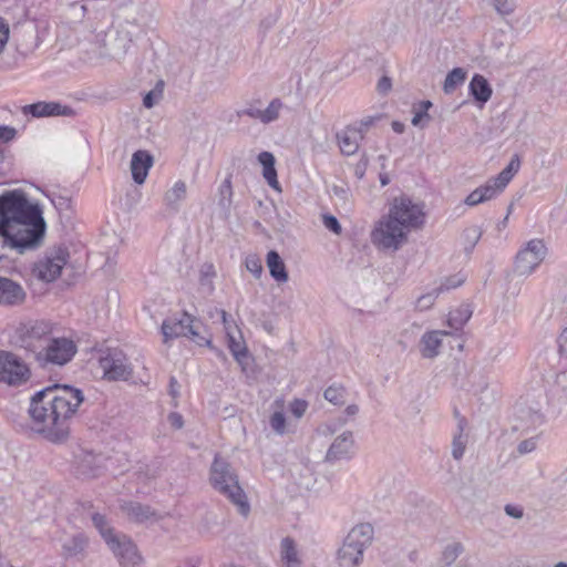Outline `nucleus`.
<instances>
[{
	"mask_svg": "<svg viewBox=\"0 0 567 567\" xmlns=\"http://www.w3.org/2000/svg\"><path fill=\"white\" fill-rule=\"evenodd\" d=\"M45 221L39 205L20 190L0 195V240L2 247L24 254L42 244Z\"/></svg>",
	"mask_w": 567,
	"mask_h": 567,
	"instance_id": "nucleus-1",
	"label": "nucleus"
},
{
	"mask_svg": "<svg viewBox=\"0 0 567 567\" xmlns=\"http://www.w3.org/2000/svg\"><path fill=\"white\" fill-rule=\"evenodd\" d=\"M83 401L82 391L70 385L56 384L38 391L28 411L34 430L51 442H64L70 434L71 420Z\"/></svg>",
	"mask_w": 567,
	"mask_h": 567,
	"instance_id": "nucleus-2",
	"label": "nucleus"
},
{
	"mask_svg": "<svg viewBox=\"0 0 567 567\" xmlns=\"http://www.w3.org/2000/svg\"><path fill=\"white\" fill-rule=\"evenodd\" d=\"M424 224L423 204L402 194L389 203L388 214L374 226L371 240L380 249L396 251L408 241L409 233L422 228Z\"/></svg>",
	"mask_w": 567,
	"mask_h": 567,
	"instance_id": "nucleus-3",
	"label": "nucleus"
},
{
	"mask_svg": "<svg viewBox=\"0 0 567 567\" xmlns=\"http://www.w3.org/2000/svg\"><path fill=\"white\" fill-rule=\"evenodd\" d=\"M209 481L212 486L220 494L225 495L238 512L247 516L250 512V505L244 489L240 487L238 476L229 462L216 455L210 466Z\"/></svg>",
	"mask_w": 567,
	"mask_h": 567,
	"instance_id": "nucleus-4",
	"label": "nucleus"
},
{
	"mask_svg": "<svg viewBox=\"0 0 567 567\" xmlns=\"http://www.w3.org/2000/svg\"><path fill=\"white\" fill-rule=\"evenodd\" d=\"M21 18L12 23L11 38L17 52L23 58L32 54L42 43L48 31V22L29 18L24 8H18Z\"/></svg>",
	"mask_w": 567,
	"mask_h": 567,
	"instance_id": "nucleus-5",
	"label": "nucleus"
},
{
	"mask_svg": "<svg viewBox=\"0 0 567 567\" xmlns=\"http://www.w3.org/2000/svg\"><path fill=\"white\" fill-rule=\"evenodd\" d=\"M52 334V324L44 320H30L20 323L12 336L14 347L23 349L27 354L34 360L38 351L43 349L50 336Z\"/></svg>",
	"mask_w": 567,
	"mask_h": 567,
	"instance_id": "nucleus-6",
	"label": "nucleus"
},
{
	"mask_svg": "<svg viewBox=\"0 0 567 567\" xmlns=\"http://www.w3.org/2000/svg\"><path fill=\"white\" fill-rule=\"evenodd\" d=\"M373 539L371 524H359L347 535L342 547L338 551L339 564L342 567H358L363 559V553Z\"/></svg>",
	"mask_w": 567,
	"mask_h": 567,
	"instance_id": "nucleus-7",
	"label": "nucleus"
},
{
	"mask_svg": "<svg viewBox=\"0 0 567 567\" xmlns=\"http://www.w3.org/2000/svg\"><path fill=\"white\" fill-rule=\"evenodd\" d=\"M78 351L73 340L68 338H52L50 336L43 349L38 351L35 362L41 368L50 365L62 367L69 363Z\"/></svg>",
	"mask_w": 567,
	"mask_h": 567,
	"instance_id": "nucleus-8",
	"label": "nucleus"
},
{
	"mask_svg": "<svg viewBox=\"0 0 567 567\" xmlns=\"http://www.w3.org/2000/svg\"><path fill=\"white\" fill-rule=\"evenodd\" d=\"M69 258L70 254L66 247H53L34 265L33 275L42 281L52 282L61 275Z\"/></svg>",
	"mask_w": 567,
	"mask_h": 567,
	"instance_id": "nucleus-9",
	"label": "nucleus"
},
{
	"mask_svg": "<svg viewBox=\"0 0 567 567\" xmlns=\"http://www.w3.org/2000/svg\"><path fill=\"white\" fill-rule=\"evenodd\" d=\"M30 377L29 365L18 354L0 350V382L17 386L25 383Z\"/></svg>",
	"mask_w": 567,
	"mask_h": 567,
	"instance_id": "nucleus-10",
	"label": "nucleus"
},
{
	"mask_svg": "<svg viewBox=\"0 0 567 567\" xmlns=\"http://www.w3.org/2000/svg\"><path fill=\"white\" fill-rule=\"evenodd\" d=\"M547 248L542 239L529 240L515 259L514 270L518 276L530 275L544 260Z\"/></svg>",
	"mask_w": 567,
	"mask_h": 567,
	"instance_id": "nucleus-11",
	"label": "nucleus"
},
{
	"mask_svg": "<svg viewBox=\"0 0 567 567\" xmlns=\"http://www.w3.org/2000/svg\"><path fill=\"white\" fill-rule=\"evenodd\" d=\"M136 27L130 22L120 24L115 30L105 34L103 47L106 54L113 59L123 58L133 42V31Z\"/></svg>",
	"mask_w": 567,
	"mask_h": 567,
	"instance_id": "nucleus-12",
	"label": "nucleus"
},
{
	"mask_svg": "<svg viewBox=\"0 0 567 567\" xmlns=\"http://www.w3.org/2000/svg\"><path fill=\"white\" fill-rule=\"evenodd\" d=\"M106 544L121 567H136L141 563L142 557L135 544L126 535L117 533Z\"/></svg>",
	"mask_w": 567,
	"mask_h": 567,
	"instance_id": "nucleus-13",
	"label": "nucleus"
},
{
	"mask_svg": "<svg viewBox=\"0 0 567 567\" xmlns=\"http://www.w3.org/2000/svg\"><path fill=\"white\" fill-rule=\"evenodd\" d=\"M99 363L109 380H127L132 374L131 365L120 350H109L100 357Z\"/></svg>",
	"mask_w": 567,
	"mask_h": 567,
	"instance_id": "nucleus-14",
	"label": "nucleus"
},
{
	"mask_svg": "<svg viewBox=\"0 0 567 567\" xmlns=\"http://www.w3.org/2000/svg\"><path fill=\"white\" fill-rule=\"evenodd\" d=\"M193 321V317L187 312H182L178 317L174 316L165 319L162 323L164 342L166 343L175 338L195 334Z\"/></svg>",
	"mask_w": 567,
	"mask_h": 567,
	"instance_id": "nucleus-15",
	"label": "nucleus"
},
{
	"mask_svg": "<svg viewBox=\"0 0 567 567\" xmlns=\"http://www.w3.org/2000/svg\"><path fill=\"white\" fill-rule=\"evenodd\" d=\"M364 137L362 125H347L336 133V141L342 155H354Z\"/></svg>",
	"mask_w": 567,
	"mask_h": 567,
	"instance_id": "nucleus-16",
	"label": "nucleus"
},
{
	"mask_svg": "<svg viewBox=\"0 0 567 567\" xmlns=\"http://www.w3.org/2000/svg\"><path fill=\"white\" fill-rule=\"evenodd\" d=\"M509 181L511 179H488L484 185L474 189L465 198V204L468 206H476L496 197L507 187Z\"/></svg>",
	"mask_w": 567,
	"mask_h": 567,
	"instance_id": "nucleus-17",
	"label": "nucleus"
},
{
	"mask_svg": "<svg viewBox=\"0 0 567 567\" xmlns=\"http://www.w3.org/2000/svg\"><path fill=\"white\" fill-rule=\"evenodd\" d=\"M25 298L27 292L19 282L0 276V306L18 307L25 301Z\"/></svg>",
	"mask_w": 567,
	"mask_h": 567,
	"instance_id": "nucleus-18",
	"label": "nucleus"
},
{
	"mask_svg": "<svg viewBox=\"0 0 567 567\" xmlns=\"http://www.w3.org/2000/svg\"><path fill=\"white\" fill-rule=\"evenodd\" d=\"M24 114H31L33 117L45 116H71L74 114L73 110L66 105L58 102H37L33 104L24 105L22 109Z\"/></svg>",
	"mask_w": 567,
	"mask_h": 567,
	"instance_id": "nucleus-19",
	"label": "nucleus"
},
{
	"mask_svg": "<svg viewBox=\"0 0 567 567\" xmlns=\"http://www.w3.org/2000/svg\"><path fill=\"white\" fill-rule=\"evenodd\" d=\"M354 440L351 431H346L334 439L330 445L326 461L336 462L343 458H349L352 454Z\"/></svg>",
	"mask_w": 567,
	"mask_h": 567,
	"instance_id": "nucleus-20",
	"label": "nucleus"
},
{
	"mask_svg": "<svg viewBox=\"0 0 567 567\" xmlns=\"http://www.w3.org/2000/svg\"><path fill=\"white\" fill-rule=\"evenodd\" d=\"M517 420L520 423L516 427L523 430L536 429L544 424L545 416L538 408L527 406L525 404L517 405Z\"/></svg>",
	"mask_w": 567,
	"mask_h": 567,
	"instance_id": "nucleus-21",
	"label": "nucleus"
},
{
	"mask_svg": "<svg viewBox=\"0 0 567 567\" xmlns=\"http://www.w3.org/2000/svg\"><path fill=\"white\" fill-rule=\"evenodd\" d=\"M121 508L135 523H145L158 518L157 513L151 506L137 502H125L121 505Z\"/></svg>",
	"mask_w": 567,
	"mask_h": 567,
	"instance_id": "nucleus-22",
	"label": "nucleus"
},
{
	"mask_svg": "<svg viewBox=\"0 0 567 567\" xmlns=\"http://www.w3.org/2000/svg\"><path fill=\"white\" fill-rule=\"evenodd\" d=\"M443 336H447V332L435 330L424 333L420 341L421 354L429 359L439 355Z\"/></svg>",
	"mask_w": 567,
	"mask_h": 567,
	"instance_id": "nucleus-23",
	"label": "nucleus"
},
{
	"mask_svg": "<svg viewBox=\"0 0 567 567\" xmlns=\"http://www.w3.org/2000/svg\"><path fill=\"white\" fill-rule=\"evenodd\" d=\"M474 100L483 106L492 96V87L488 81L481 74H475L468 85Z\"/></svg>",
	"mask_w": 567,
	"mask_h": 567,
	"instance_id": "nucleus-24",
	"label": "nucleus"
},
{
	"mask_svg": "<svg viewBox=\"0 0 567 567\" xmlns=\"http://www.w3.org/2000/svg\"><path fill=\"white\" fill-rule=\"evenodd\" d=\"M267 267L269 269L270 276L278 282L288 281V271L286 269V265L280 257V255L276 250H270L267 254L266 258Z\"/></svg>",
	"mask_w": 567,
	"mask_h": 567,
	"instance_id": "nucleus-25",
	"label": "nucleus"
},
{
	"mask_svg": "<svg viewBox=\"0 0 567 567\" xmlns=\"http://www.w3.org/2000/svg\"><path fill=\"white\" fill-rule=\"evenodd\" d=\"M153 165V157L146 151H137L131 161L132 177H146Z\"/></svg>",
	"mask_w": 567,
	"mask_h": 567,
	"instance_id": "nucleus-26",
	"label": "nucleus"
},
{
	"mask_svg": "<svg viewBox=\"0 0 567 567\" xmlns=\"http://www.w3.org/2000/svg\"><path fill=\"white\" fill-rule=\"evenodd\" d=\"M280 556L285 567L301 566V559L298 555L297 545L291 537L282 538L280 543Z\"/></svg>",
	"mask_w": 567,
	"mask_h": 567,
	"instance_id": "nucleus-27",
	"label": "nucleus"
},
{
	"mask_svg": "<svg viewBox=\"0 0 567 567\" xmlns=\"http://www.w3.org/2000/svg\"><path fill=\"white\" fill-rule=\"evenodd\" d=\"M473 309L468 303H462L455 310L449 313L447 324L454 330H461L463 326L471 319Z\"/></svg>",
	"mask_w": 567,
	"mask_h": 567,
	"instance_id": "nucleus-28",
	"label": "nucleus"
},
{
	"mask_svg": "<svg viewBox=\"0 0 567 567\" xmlns=\"http://www.w3.org/2000/svg\"><path fill=\"white\" fill-rule=\"evenodd\" d=\"M87 545V538L83 534H76L62 545V555L65 558L76 557L82 554Z\"/></svg>",
	"mask_w": 567,
	"mask_h": 567,
	"instance_id": "nucleus-29",
	"label": "nucleus"
},
{
	"mask_svg": "<svg viewBox=\"0 0 567 567\" xmlns=\"http://www.w3.org/2000/svg\"><path fill=\"white\" fill-rule=\"evenodd\" d=\"M187 187L183 181H177L166 193H165V204L173 208L177 209L179 204L186 198Z\"/></svg>",
	"mask_w": 567,
	"mask_h": 567,
	"instance_id": "nucleus-30",
	"label": "nucleus"
},
{
	"mask_svg": "<svg viewBox=\"0 0 567 567\" xmlns=\"http://www.w3.org/2000/svg\"><path fill=\"white\" fill-rule=\"evenodd\" d=\"M466 79V72L462 68H455L451 72L447 73L443 90L445 93L450 94L456 90L457 86L463 84Z\"/></svg>",
	"mask_w": 567,
	"mask_h": 567,
	"instance_id": "nucleus-31",
	"label": "nucleus"
},
{
	"mask_svg": "<svg viewBox=\"0 0 567 567\" xmlns=\"http://www.w3.org/2000/svg\"><path fill=\"white\" fill-rule=\"evenodd\" d=\"M323 396L334 405H342L346 402L347 390L341 384H332L324 390Z\"/></svg>",
	"mask_w": 567,
	"mask_h": 567,
	"instance_id": "nucleus-32",
	"label": "nucleus"
},
{
	"mask_svg": "<svg viewBox=\"0 0 567 567\" xmlns=\"http://www.w3.org/2000/svg\"><path fill=\"white\" fill-rule=\"evenodd\" d=\"M92 522L94 527L99 530L102 538L107 542L109 538H112L115 534H117L109 524L105 516L100 513H94L92 515Z\"/></svg>",
	"mask_w": 567,
	"mask_h": 567,
	"instance_id": "nucleus-33",
	"label": "nucleus"
},
{
	"mask_svg": "<svg viewBox=\"0 0 567 567\" xmlns=\"http://www.w3.org/2000/svg\"><path fill=\"white\" fill-rule=\"evenodd\" d=\"M482 231L477 226H471L463 231L464 250L471 254L478 243Z\"/></svg>",
	"mask_w": 567,
	"mask_h": 567,
	"instance_id": "nucleus-34",
	"label": "nucleus"
},
{
	"mask_svg": "<svg viewBox=\"0 0 567 567\" xmlns=\"http://www.w3.org/2000/svg\"><path fill=\"white\" fill-rule=\"evenodd\" d=\"M258 162L262 166V177H277L276 159L270 152H261L258 155Z\"/></svg>",
	"mask_w": 567,
	"mask_h": 567,
	"instance_id": "nucleus-35",
	"label": "nucleus"
},
{
	"mask_svg": "<svg viewBox=\"0 0 567 567\" xmlns=\"http://www.w3.org/2000/svg\"><path fill=\"white\" fill-rule=\"evenodd\" d=\"M227 334H228V347H229V350L233 353L234 358L239 363H241L243 360L246 359L247 355H248L247 348L245 347V344L240 340H237L229 332Z\"/></svg>",
	"mask_w": 567,
	"mask_h": 567,
	"instance_id": "nucleus-36",
	"label": "nucleus"
},
{
	"mask_svg": "<svg viewBox=\"0 0 567 567\" xmlns=\"http://www.w3.org/2000/svg\"><path fill=\"white\" fill-rule=\"evenodd\" d=\"M281 109L282 102L279 99H274L269 105L262 110V123L268 124L276 121L279 117Z\"/></svg>",
	"mask_w": 567,
	"mask_h": 567,
	"instance_id": "nucleus-37",
	"label": "nucleus"
},
{
	"mask_svg": "<svg viewBox=\"0 0 567 567\" xmlns=\"http://www.w3.org/2000/svg\"><path fill=\"white\" fill-rule=\"evenodd\" d=\"M440 293L442 292L439 291V288L436 287L433 288L431 291L420 296L415 301V308L420 311L430 309L434 305Z\"/></svg>",
	"mask_w": 567,
	"mask_h": 567,
	"instance_id": "nucleus-38",
	"label": "nucleus"
},
{
	"mask_svg": "<svg viewBox=\"0 0 567 567\" xmlns=\"http://www.w3.org/2000/svg\"><path fill=\"white\" fill-rule=\"evenodd\" d=\"M328 190L332 194L340 203L346 204L349 195L350 187L348 186L346 179H339V184H333L328 186Z\"/></svg>",
	"mask_w": 567,
	"mask_h": 567,
	"instance_id": "nucleus-39",
	"label": "nucleus"
},
{
	"mask_svg": "<svg viewBox=\"0 0 567 567\" xmlns=\"http://www.w3.org/2000/svg\"><path fill=\"white\" fill-rule=\"evenodd\" d=\"M465 280H466V276L461 272L450 276V277H446L437 287L439 291L445 292L451 289H455V288L460 287L461 285H463L465 282Z\"/></svg>",
	"mask_w": 567,
	"mask_h": 567,
	"instance_id": "nucleus-40",
	"label": "nucleus"
},
{
	"mask_svg": "<svg viewBox=\"0 0 567 567\" xmlns=\"http://www.w3.org/2000/svg\"><path fill=\"white\" fill-rule=\"evenodd\" d=\"M466 446V436L464 434L457 433L454 435L452 443V455L455 460H461L464 455Z\"/></svg>",
	"mask_w": 567,
	"mask_h": 567,
	"instance_id": "nucleus-41",
	"label": "nucleus"
},
{
	"mask_svg": "<svg viewBox=\"0 0 567 567\" xmlns=\"http://www.w3.org/2000/svg\"><path fill=\"white\" fill-rule=\"evenodd\" d=\"M246 268L249 272H251L256 278H259L262 274V264L260 258L256 255H249L245 260Z\"/></svg>",
	"mask_w": 567,
	"mask_h": 567,
	"instance_id": "nucleus-42",
	"label": "nucleus"
},
{
	"mask_svg": "<svg viewBox=\"0 0 567 567\" xmlns=\"http://www.w3.org/2000/svg\"><path fill=\"white\" fill-rule=\"evenodd\" d=\"M73 192H66L65 195H55L52 197L53 205L60 209H70L71 208V202H72Z\"/></svg>",
	"mask_w": 567,
	"mask_h": 567,
	"instance_id": "nucleus-43",
	"label": "nucleus"
},
{
	"mask_svg": "<svg viewBox=\"0 0 567 567\" xmlns=\"http://www.w3.org/2000/svg\"><path fill=\"white\" fill-rule=\"evenodd\" d=\"M270 426L271 429L279 434H282L286 429V417L282 412H275L270 417Z\"/></svg>",
	"mask_w": 567,
	"mask_h": 567,
	"instance_id": "nucleus-44",
	"label": "nucleus"
},
{
	"mask_svg": "<svg viewBox=\"0 0 567 567\" xmlns=\"http://www.w3.org/2000/svg\"><path fill=\"white\" fill-rule=\"evenodd\" d=\"M519 167H520L519 157L517 155H515L512 157L508 165L498 173L497 177H513V175L518 173Z\"/></svg>",
	"mask_w": 567,
	"mask_h": 567,
	"instance_id": "nucleus-45",
	"label": "nucleus"
},
{
	"mask_svg": "<svg viewBox=\"0 0 567 567\" xmlns=\"http://www.w3.org/2000/svg\"><path fill=\"white\" fill-rule=\"evenodd\" d=\"M322 221L324 227L332 231L333 234L339 235L341 233V225L334 216L330 214H324L322 216Z\"/></svg>",
	"mask_w": 567,
	"mask_h": 567,
	"instance_id": "nucleus-46",
	"label": "nucleus"
},
{
	"mask_svg": "<svg viewBox=\"0 0 567 567\" xmlns=\"http://www.w3.org/2000/svg\"><path fill=\"white\" fill-rule=\"evenodd\" d=\"M495 9L503 16L511 14L514 11V0H493Z\"/></svg>",
	"mask_w": 567,
	"mask_h": 567,
	"instance_id": "nucleus-47",
	"label": "nucleus"
},
{
	"mask_svg": "<svg viewBox=\"0 0 567 567\" xmlns=\"http://www.w3.org/2000/svg\"><path fill=\"white\" fill-rule=\"evenodd\" d=\"M461 551L460 545H451L445 548L443 551V560L446 565L452 564L458 556Z\"/></svg>",
	"mask_w": 567,
	"mask_h": 567,
	"instance_id": "nucleus-48",
	"label": "nucleus"
},
{
	"mask_svg": "<svg viewBox=\"0 0 567 567\" xmlns=\"http://www.w3.org/2000/svg\"><path fill=\"white\" fill-rule=\"evenodd\" d=\"M215 276L213 265H204L200 269V284L208 285L212 288V278Z\"/></svg>",
	"mask_w": 567,
	"mask_h": 567,
	"instance_id": "nucleus-49",
	"label": "nucleus"
},
{
	"mask_svg": "<svg viewBox=\"0 0 567 567\" xmlns=\"http://www.w3.org/2000/svg\"><path fill=\"white\" fill-rule=\"evenodd\" d=\"M536 449V437H529L522 441L517 446V452L520 455L533 452Z\"/></svg>",
	"mask_w": 567,
	"mask_h": 567,
	"instance_id": "nucleus-50",
	"label": "nucleus"
},
{
	"mask_svg": "<svg viewBox=\"0 0 567 567\" xmlns=\"http://www.w3.org/2000/svg\"><path fill=\"white\" fill-rule=\"evenodd\" d=\"M10 34V29L4 19L0 18V54L2 53Z\"/></svg>",
	"mask_w": 567,
	"mask_h": 567,
	"instance_id": "nucleus-51",
	"label": "nucleus"
},
{
	"mask_svg": "<svg viewBox=\"0 0 567 567\" xmlns=\"http://www.w3.org/2000/svg\"><path fill=\"white\" fill-rule=\"evenodd\" d=\"M307 402L303 401V400H295L291 404H290V412L296 416V417H301L306 410H307Z\"/></svg>",
	"mask_w": 567,
	"mask_h": 567,
	"instance_id": "nucleus-52",
	"label": "nucleus"
},
{
	"mask_svg": "<svg viewBox=\"0 0 567 567\" xmlns=\"http://www.w3.org/2000/svg\"><path fill=\"white\" fill-rule=\"evenodd\" d=\"M162 97V91H150L143 99V105L146 109H152Z\"/></svg>",
	"mask_w": 567,
	"mask_h": 567,
	"instance_id": "nucleus-53",
	"label": "nucleus"
},
{
	"mask_svg": "<svg viewBox=\"0 0 567 567\" xmlns=\"http://www.w3.org/2000/svg\"><path fill=\"white\" fill-rule=\"evenodd\" d=\"M69 11L71 18L74 20H81L85 16L86 7L75 2L70 6Z\"/></svg>",
	"mask_w": 567,
	"mask_h": 567,
	"instance_id": "nucleus-54",
	"label": "nucleus"
},
{
	"mask_svg": "<svg viewBox=\"0 0 567 567\" xmlns=\"http://www.w3.org/2000/svg\"><path fill=\"white\" fill-rule=\"evenodd\" d=\"M239 116H248L251 118L259 120L262 123V110L255 106L247 107L238 112Z\"/></svg>",
	"mask_w": 567,
	"mask_h": 567,
	"instance_id": "nucleus-55",
	"label": "nucleus"
},
{
	"mask_svg": "<svg viewBox=\"0 0 567 567\" xmlns=\"http://www.w3.org/2000/svg\"><path fill=\"white\" fill-rule=\"evenodd\" d=\"M556 384L558 389L567 396V369L557 374Z\"/></svg>",
	"mask_w": 567,
	"mask_h": 567,
	"instance_id": "nucleus-56",
	"label": "nucleus"
},
{
	"mask_svg": "<svg viewBox=\"0 0 567 567\" xmlns=\"http://www.w3.org/2000/svg\"><path fill=\"white\" fill-rule=\"evenodd\" d=\"M504 509L505 513L513 518H522L524 515L523 508L516 505L507 504Z\"/></svg>",
	"mask_w": 567,
	"mask_h": 567,
	"instance_id": "nucleus-57",
	"label": "nucleus"
},
{
	"mask_svg": "<svg viewBox=\"0 0 567 567\" xmlns=\"http://www.w3.org/2000/svg\"><path fill=\"white\" fill-rule=\"evenodd\" d=\"M367 166H368V158L365 156H362L355 165L354 175L357 177H363L367 172Z\"/></svg>",
	"mask_w": 567,
	"mask_h": 567,
	"instance_id": "nucleus-58",
	"label": "nucleus"
},
{
	"mask_svg": "<svg viewBox=\"0 0 567 567\" xmlns=\"http://www.w3.org/2000/svg\"><path fill=\"white\" fill-rule=\"evenodd\" d=\"M168 422L175 429H182L184 425L183 416L176 412L169 413Z\"/></svg>",
	"mask_w": 567,
	"mask_h": 567,
	"instance_id": "nucleus-59",
	"label": "nucleus"
},
{
	"mask_svg": "<svg viewBox=\"0 0 567 567\" xmlns=\"http://www.w3.org/2000/svg\"><path fill=\"white\" fill-rule=\"evenodd\" d=\"M558 346L560 353L567 357V327L563 330L558 338Z\"/></svg>",
	"mask_w": 567,
	"mask_h": 567,
	"instance_id": "nucleus-60",
	"label": "nucleus"
},
{
	"mask_svg": "<svg viewBox=\"0 0 567 567\" xmlns=\"http://www.w3.org/2000/svg\"><path fill=\"white\" fill-rule=\"evenodd\" d=\"M391 89V79L388 76H382L378 82V91L382 94H385Z\"/></svg>",
	"mask_w": 567,
	"mask_h": 567,
	"instance_id": "nucleus-61",
	"label": "nucleus"
},
{
	"mask_svg": "<svg viewBox=\"0 0 567 567\" xmlns=\"http://www.w3.org/2000/svg\"><path fill=\"white\" fill-rule=\"evenodd\" d=\"M220 194H221L223 200L226 198H228V199L230 198V196H231L230 179H224V182L220 185Z\"/></svg>",
	"mask_w": 567,
	"mask_h": 567,
	"instance_id": "nucleus-62",
	"label": "nucleus"
},
{
	"mask_svg": "<svg viewBox=\"0 0 567 567\" xmlns=\"http://www.w3.org/2000/svg\"><path fill=\"white\" fill-rule=\"evenodd\" d=\"M424 118H429V114L425 111H416L412 117V124L414 126L421 125Z\"/></svg>",
	"mask_w": 567,
	"mask_h": 567,
	"instance_id": "nucleus-63",
	"label": "nucleus"
},
{
	"mask_svg": "<svg viewBox=\"0 0 567 567\" xmlns=\"http://www.w3.org/2000/svg\"><path fill=\"white\" fill-rule=\"evenodd\" d=\"M186 337L192 339L198 346L210 344V340L206 339L205 337H202L196 330H195V334H188Z\"/></svg>",
	"mask_w": 567,
	"mask_h": 567,
	"instance_id": "nucleus-64",
	"label": "nucleus"
}]
</instances>
